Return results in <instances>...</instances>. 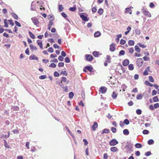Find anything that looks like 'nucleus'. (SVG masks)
Segmentation results:
<instances>
[{
  "label": "nucleus",
  "instance_id": "nucleus-1",
  "mask_svg": "<svg viewBox=\"0 0 159 159\" xmlns=\"http://www.w3.org/2000/svg\"><path fill=\"white\" fill-rule=\"evenodd\" d=\"M133 147V144L130 142H127L125 147L126 149L127 150L126 151L127 152H129V153H130L132 151L131 150Z\"/></svg>",
  "mask_w": 159,
  "mask_h": 159
},
{
  "label": "nucleus",
  "instance_id": "nucleus-2",
  "mask_svg": "<svg viewBox=\"0 0 159 159\" xmlns=\"http://www.w3.org/2000/svg\"><path fill=\"white\" fill-rule=\"evenodd\" d=\"M142 11L145 16L149 17H150L151 16L150 13L146 8H143L142 9Z\"/></svg>",
  "mask_w": 159,
  "mask_h": 159
},
{
  "label": "nucleus",
  "instance_id": "nucleus-3",
  "mask_svg": "<svg viewBox=\"0 0 159 159\" xmlns=\"http://www.w3.org/2000/svg\"><path fill=\"white\" fill-rule=\"evenodd\" d=\"M143 61L141 58H139L137 59L136 61V64L139 67H141L143 64Z\"/></svg>",
  "mask_w": 159,
  "mask_h": 159
},
{
  "label": "nucleus",
  "instance_id": "nucleus-4",
  "mask_svg": "<svg viewBox=\"0 0 159 159\" xmlns=\"http://www.w3.org/2000/svg\"><path fill=\"white\" fill-rule=\"evenodd\" d=\"M84 14L85 13H81L80 15V16L83 20L85 21H87L89 20V18L87 17L86 16L84 15Z\"/></svg>",
  "mask_w": 159,
  "mask_h": 159
},
{
  "label": "nucleus",
  "instance_id": "nucleus-5",
  "mask_svg": "<svg viewBox=\"0 0 159 159\" xmlns=\"http://www.w3.org/2000/svg\"><path fill=\"white\" fill-rule=\"evenodd\" d=\"M118 143V142L115 139H112L109 142V144L110 146H114L116 145Z\"/></svg>",
  "mask_w": 159,
  "mask_h": 159
},
{
  "label": "nucleus",
  "instance_id": "nucleus-6",
  "mask_svg": "<svg viewBox=\"0 0 159 159\" xmlns=\"http://www.w3.org/2000/svg\"><path fill=\"white\" fill-rule=\"evenodd\" d=\"M31 20L35 25H37L39 23V21L38 19L35 17H32L31 18Z\"/></svg>",
  "mask_w": 159,
  "mask_h": 159
},
{
  "label": "nucleus",
  "instance_id": "nucleus-7",
  "mask_svg": "<svg viewBox=\"0 0 159 159\" xmlns=\"http://www.w3.org/2000/svg\"><path fill=\"white\" fill-rule=\"evenodd\" d=\"M85 57L87 60L89 61H92L93 59V57L91 55L86 54L85 55Z\"/></svg>",
  "mask_w": 159,
  "mask_h": 159
},
{
  "label": "nucleus",
  "instance_id": "nucleus-8",
  "mask_svg": "<svg viewBox=\"0 0 159 159\" xmlns=\"http://www.w3.org/2000/svg\"><path fill=\"white\" fill-rule=\"evenodd\" d=\"M107 90V88L104 86H101L99 89V91L102 93H105Z\"/></svg>",
  "mask_w": 159,
  "mask_h": 159
},
{
  "label": "nucleus",
  "instance_id": "nucleus-9",
  "mask_svg": "<svg viewBox=\"0 0 159 159\" xmlns=\"http://www.w3.org/2000/svg\"><path fill=\"white\" fill-rule=\"evenodd\" d=\"M116 49L115 44L114 43H111L110 45V51L111 52H114Z\"/></svg>",
  "mask_w": 159,
  "mask_h": 159
},
{
  "label": "nucleus",
  "instance_id": "nucleus-10",
  "mask_svg": "<svg viewBox=\"0 0 159 159\" xmlns=\"http://www.w3.org/2000/svg\"><path fill=\"white\" fill-rule=\"evenodd\" d=\"M110 132V130L108 129H105L102 131V132L100 133H98V134H100V135L104 134H108Z\"/></svg>",
  "mask_w": 159,
  "mask_h": 159
},
{
  "label": "nucleus",
  "instance_id": "nucleus-11",
  "mask_svg": "<svg viewBox=\"0 0 159 159\" xmlns=\"http://www.w3.org/2000/svg\"><path fill=\"white\" fill-rule=\"evenodd\" d=\"M98 123L96 122H95L94 123L93 125L92 126L91 128L92 129L93 131H95L96 129V128L98 127Z\"/></svg>",
  "mask_w": 159,
  "mask_h": 159
},
{
  "label": "nucleus",
  "instance_id": "nucleus-12",
  "mask_svg": "<svg viewBox=\"0 0 159 159\" xmlns=\"http://www.w3.org/2000/svg\"><path fill=\"white\" fill-rule=\"evenodd\" d=\"M129 63V61L127 59H125L123 61L122 65L124 66H127Z\"/></svg>",
  "mask_w": 159,
  "mask_h": 159
},
{
  "label": "nucleus",
  "instance_id": "nucleus-13",
  "mask_svg": "<svg viewBox=\"0 0 159 159\" xmlns=\"http://www.w3.org/2000/svg\"><path fill=\"white\" fill-rule=\"evenodd\" d=\"M11 109L13 111H17L19 110V108L17 106H11Z\"/></svg>",
  "mask_w": 159,
  "mask_h": 159
},
{
  "label": "nucleus",
  "instance_id": "nucleus-14",
  "mask_svg": "<svg viewBox=\"0 0 159 159\" xmlns=\"http://www.w3.org/2000/svg\"><path fill=\"white\" fill-rule=\"evenodd\" d=\"M29 59L32 60H35L37 61L38 60V57L35 56V55H31L30 56Z\"/></svg>",
  "mask_w": 159,
  "mask_h": 159
},
{
  "label": "nucleus",
  "instance_id": "nucleus-15",
  "mask_svg": "<svg viewBox=\"0 0 159 159\" xmlns=\"http://www.w3.org/2000/svg\"><path fill=\"white\" fill-rule=\"evenodd\" d=\"M84 68L86 69L89 71L90 72H92V70L93 69V67L91 66H86Z\"/></svg>",
  "mask_w": 159,
  "mask_h": 159
},
{
  "label": "nucleus",
  "instance_id": "nucleus-16",
  "mask_svg": "<svg viewBox=\"0 0 159 159\" xmlns=\"http://www.w3.org/2000/svg\"><path fill=\"white\" fill-rule=\"evenodd\" d=\"M37 43L38 45L39 46V47L43 49V43L41 41H40L39 40H37Z\"/></svg>",
  "mask_w": 159,
  "mask_h": 159
},
{
  "label": "nucleus",
  "instance_id": "nucleus-17",
  "mask_svg": "<svg viewBox=\"0 0 159 159\" xmlns=\"http://www.w3.org/2000/svg\"><path fill=\"white\" fill-rule=\"evenodd\" d=\"M69 10L72 11H75L76 10V5H74L73 7H70L69 9Z\"/></svg>",
  "mask_w": 159,
  "mask_h": 159
},
{
  "label": "nucleus",
  "instance_id": "nucleus-18",
  "mask_svg": "<svg viewBox=\"0 0 159 159\" xmlns=\"http://www.w3.org/2000/svg\"><path fill=\"white\" fill-rule=\"evenodd\" d=\"M117 148L115 147H112L110 148V150L111 152H115L118 151Z\"/></svg>",
  "mask_w": 159,
  "mask_h": 159
},
{
  "label": "nucleus",
  "instance_id": "nucleus-19",
  "mask_svg": "<svg viewBox=\"0 0 159 159\" xmlns=\"http://www.w3.org/2000/svg\"><path fill=\"white\" fill-rule=\"evenodd\" d=\"M10 133L9 132H8V134L7 135L6 134H3L1 136V138L2 139H5L8 138L10 136Z\"/></svg>",
  "mask_w": 159,
  "mask_h": 159
},
{
  "label": "nucleus",
  "instance_id": "nucleus-20",
  "mask_svg": "<svg viewBox=\"0 0 159 159\" xmlns=\"http://www.w3.org/2000/svg\"><path fill=\"white\" fill-rule=\"evenodd\" d=\"M101 33L99 31H97L94 34V36L96 37H98L101 35Z\"/></svg>",
  "mask_w": 159,
  "mask_h": 159
},
{
  "label": "nucleus",
  "instance_id": "nucleus-21",
  "mask_svg": "<svg viewBox=\"0 0 159 159\" xmlns=\"http://www.w3.org/2000/svg\"><path fill=\"white\" fill-rule=\"evenodd\" d=\"M143 98V95L142 94H140L136 96V99L137 100L142 99Z\"/></svg>",
  "mask_w": 159,
  "mask_h": 159
},
{
  "label": "nucleus",
  "instance_id": "nucleus-22",
  "mask_svg": "<svg viewBox=\"0 0 159 159\" xmlns=\"http://www.w3.org/2000/svg\"><path fill=\"white\" fill-rule=\"evenodd\" d=\"M106 59V61L108 63H110L111 62V57L109 55H107Z\"/></svg>",
  "mask_w": 159,
  "mask_h": 159
},
{
  "label": "nucleus",
  "instance_id": "nucleus-23",
  "mask_svg": "<svg viewBox=\"0 0 159 159\" xmlns=\"http://www.w3.org/2000/svg\"><path fill=\"white\" fill-rule=\"evenodd\" d=\"M128 44L129 46H133L134 44V42L132 40H129L128 42Z\"/></svg>",
  "mask_w": 159,
  "mask_h": 159
},
{
  "label": "nucleus",
  "instance_id": "nucleus-24",
  "mask_svg": "<svg viewBox=\"0 0 159 159\" xmlns=\"http://www.w3.org/2000/svg\"><path fill=\"white\" fill-rule=\"evenodd\" d=\"M135 50V51L138 52H140L141 51V49L137 45H135L134 47Z\"/></svg>",
  "mask_w": 159,
  "mask_h": 159
},
{
  "label": "nucleus",
  "instance_id": "nucleus-25",
  "mask_svg": "<svg viewBox=\"0 0 159 159\" xmlns=\"http://www.w3.org/2000/svg\"><path fill=\"white\" fill-rule=\"evenodd\" d=\"M129 69L130 70H132L134 69L133 65L132 64H129L128 66Z\"/></svg>",
  "mask_w": 159,
  "mask_h": 159
},
{
  "label": "nucleus",
  "instance_id": "nucleus-26",
  "mask_svg": "<svg viewBox=\"0 0 159 159\" xmlns=\"http://www.w3.org/2000/svg\"><path fill=\"white\" fill-rule=\"evenodd\" d=\"M123 133L125 135H128L129 134V132L128 129H125L123 131Z\"/></svg>",
  "mask_w": 159,
  "mask_h": 159
},
{
  "label": "nucleus",
  "instance_id": "nucleus-27",
  "mask_svg": "<svg viewBox=\"0 0 159 159\" xmlns=\"http://www.w3.org/2000/svg\"><path fill=\"white\" fill-rule=\"evenodd\" d=\"M117 96V95L116 93L115 92L113 91L112 93V97L113 99H115L116 98V97Z\"/></svg>",
  "mask_w": 159,
  "mask_h": 159
},
{
  "label": "nucleus",
  "instance_id": "nucleus-28",
  "mask_svg": "<svg viewBox=\"0 0 159 159\" xmlns=\"http://www.w3.org/2000/svg\"><path fill=\"white\" fill-rule=\"evenodd\" d=\"M154 143V141L152 139H150L148 141V145H152Z\"/></svg>",
  "mask_w": 159,
  "mask_h": 159
},
{
  "label": "nucleus",
  "instance_id": "nucleus-29",
  "mask_svg": "<svg viewBox=\"0 0 159 159\" xmlns=\"http://www.w3.org/2000/svg\"><path fill=\"white\" fill-rule=\"evenodd\" d=\"M125 52L124 50H121L119 52V56H123L125 55Z\"/></svg>",
  "mask_w": 159,
  "mask_h": 159
},
{
  "label": "nucleus",
  "instance_id": "nucleus-30",
  "mask_svg": "<svg viewBox=\"0 0 159 159\" xmlns=\"http://www.w3.org/2000/svg\"><path fill=\"white\" fill-rule=\"evenodd\" d=\"M153 100L154 102H158L159 101V100L157 96H155L153 98Z\"/></svg>",
  "mask_w": 159,
  "mask_h": 159
},
{
  "label": "nucleus",
  "instance_id": "nucleus-31",
  "mask_svg": "<svg viewBox=\"0 0 159 159\" xmlns=\"http://www.w3.org/2000/svg\"><path fill=\"white\" fill-rule=\"evenodd\" d=\"M12 15L13 18L16 20H18V16L15 13H12Z\"/></svg>",
  "mask_w": 159,
  "mask_h": 159
},
{
  "label": "nucleus",
  "instance_id": "nucleus-32",
  "mask_svg": "<svg viewBox=\"0 0 159 159\" xmlns=\"http://www.w3.org/2000/svg\"><path fill=\"white\" fill-rule=\"evenodd\" d=\"M93 54L95 57H98L99 55V52H98L94 51L93 52Z\"/></svg>",
  "mask_w": 159,
  "mask_h": 159
},
{
  "label": "nucleus",
  "instance_id": "nucleus-33",
  "mask_svg": "<svg viewBox=\"0 0 159 159\" xmlns=\"http://www.w3.org/2000/svg\"><path fill=\"white\" fill-rule=\"evenodd\" d=\"M29 34L30 38L34 39L35 38L34 35L31 32L29 31Z\"/></svg>",
  "mask_w": 159,
  "mask_h": 159
},
{
  "label": "nucleus",
  "instance_id": "nucleus-34",
  "mask_svg": "<svg viewBox=\"0 0 159 159\" xmlns=\"http://www.w3.org/2000/svg\"><path fill=\"white\" fill-rule=\"evenodd\" d=\"M74 96V93L73 92H71L69 94V97L70 98H72Z\"/></svg>",
  "mask_w": 159,
  "mask_h": 159
},
{
  "label": "nucleus",
  "instance_id": "nucleus-35",
  "mask_svg": "<svg viewBox=\"0 0 159 159\" xmlns=\"http://www.w3.org/2000/svg\"><path fill=\"white\" fill-rule=\"evenodd\" d=\"M63 7H62V5H58V10L60 12H61L63 10Z\"/></svg>",
  "mask_w": 159,
  "mask_h": 159
},
{
  "label": "nucleus",
  "instance_id": "nucleus-36",
  "mask_svg": "<svg viewBox=\"0 0 159 159\" xmlns=\"http://www.w3.org/2000/svg\"><path fill=\"white\" fill-rule=\"evenodd\" d=\"M125 10H126V11H125V12L126 13H129V14H132V12L131 11L130 12V11H131V8H130V7L126 8L125 9Z\"/></svg>",
  "mask_w": 159,
  "mask_h": 159
},
{
  "label": "nucleus",
  "instance_id": "nucleus-37",
  "mask_svg": "<svg viewBox=\"0 0 159 159\" xmlns=\"http://www.w3.org/2000/svg\"><path fill=\"white\" fill-rule=\"evenodd\" d=\"M145 84L146 85L149 86L150 87H152L153 86L152 84L150 83L148 81H146L145 82Z\"/></svg>",
  "mask_w": 159,
  "mask_h": 159
},
{
  "label": "nucleus",
  "instance_id": "nucleus-38",
  "mask_svg": "<svg viewBox=\"0 0 159 159\" xmlns=\"http://www.w3.org/2000/svg\"><path fill=\"white\" fill-rule=\"evenodd\" d=\"M47 78V76L46 75H41L39 77V78L40 80L45 79Z\"/></svg>",
  "mask_w": 159,
  "mask_h": 159
},
{
  "label": "nucleus",
  "instance_id": "nucleus-39",
  "mask_svg": "<svg viewBox=\"0 0 159 159\" xmlns=\"http://www.w3.org/2000/svg\"><path fill=\"white\" fill-rule=\"evenodd\" d=\"M141 144L139 143H137L135 144V147L137 148H140L142 147Z\"/></svg>",
  "mask_w": 159,
  "mask_h": 159
},
{
  "label": "nucleus",
  "instance_id": "nucleus-40",
  "mask_svg": "<svg viewBox=\"0 0 159 159\" xmlns=\"http://www.w3.org/2000/svg\"><path fill=\"white\" fill-rule=\"evenodd\" d=\"M103 10L102 9V8H100L98 11V13L100 15H101L103 13Z\"/></svg>",
  "mask_w": 159,
  "mask_h": 159
},
{
  "label": "nucleus",
  "instance_id": "nucleus-41",
  "mask_svg": "<svg viewBox=\"0 0 159 159\" xmlns=\"http://www.w3.org/2000/svg\"><path fill=\"white\" fill-rule=\"evenodd\" d=\"M3 140L4 141V146L5 147L7 148H10V146L8 145L6 141L4 139H3Z\"/></svg>",
  "mask_w": 159,
  "mask_h": 159
},
{
  "label": "nucleus",
  "instance_id": "nucleus-42",
  "mask_svg": "<svg viewBox=\"0 0 159 159\" xmlns=\"http://www.w3.org/2000/svg\"><path fill=\"white\" fill-rule=\"evenodd\" d=\"M30 48L31 49L33 50L34 49L35 50H36L37 49V48L34 46L32 44H30Z\"/></svg>",
  "mask_w": 159,
  "mask_h": 159
},
{
  "label": "nucleus",
  "instance_id": "nucleus-43",
  "mask_svg": "<svg viewBox=\"0 0 159 159\" xmlns=\"http://www.w3.org/2000/svg\"><path fill=\"white\" fill-rule=\"evenodd\" d=\"M129 123V120L127 119H125L124 121V124H126V125H128Z\"/></svg>",
  "mask_w": 159,
  "mask_h": 159
},
{
  "label": "nucleus",
  "instance_id": "nucleus-44",
  "mask_svg": "<svg viewBox=\"0 0 159 159\" xmlns=\"http://www.w3.org/2000/svg\"><path fill=\"white\" fill-rule=\"evenodd\" d=\"M140 30L139 29H136L135 30V33L136 34H139L140 33Z\"/></svg>",
  "mask_w": 159,
  "mask_h": 159
},
{
  "label": "nucleus",
  "instance_id": "nucleus-45",
  "mask_svg": "<svg viewBox=\"0 0 159 159\" xmlns=\"http://www.w3.org/2000/svg\"><path fill=\"white\" fill-rule=\"evenodd\" d=\"M138 44L139 46L143 48H145L146 47V46H145L144 44H143L141 43H139Z\"/></svg>",
  "mask_w": 159,
  "mask_h": 159
},
{
  "label": "nucleus",
  "instance_id": "nucleus-46",
  "mask_svg": "<svg viewBox=\"0 0 159 159\" xmlns=\"http://www.w3.org/2000/svg\"><path fill=\"white\" fill-rule=\"evenodd\" d=\"M4 26L6 28H7L8 27V24L7 22V19H5L4 20Z\"/></svg>",
  "mask_w": 159,
  "mask_h": 159
},
{
  "label": "nucleus",
  "instance_id": "nucleus-47",
  "mask_svg": "<svg viewBox=\"0 0 159 159\" xmlns=\"http://www.w3.org/2000/svg\"><path fill=\"white\" fill-rule=\"evenodd\" d=\"M60 74L61 75H62L65 76H67V75H68L67 73L66 72V71L65 70L64 71H62L61 72Z\"/></svg>",
  "mask_w": 159,
  "mask_h": 159
},
{
  "label": "nucleus",
  "instance_id": "nucleus-48",
  "mask_svg": "<svg viewBox=\"0 0 159 159\" xmlns=\"http://www.w3.org/2000/svg\"><path fill=\"white\" fill-rule=\"evenodd\" d=\"M48 51L51 53H52L54 52L53 49L52 47H50L48 49Z\"/></svg>",
  "mask_w": 159,
  "mask_h": 159
},
{
  "label": "nucleus",
  "instance_id": "nucleus-49",
  "mask_svg": "<svg viewBox=\"0 0 159 159\" xmlns=\"http://www.w3.org/2000/svg\"><path fill=\"white\" fill-rule=\"evenodd\" d=\"M149 131L146 129H144L143 131V133L144 134H149Z\"/></svg>",
  "mask_w": 159,
  "mask_h": 159
},
{
  "label": "nucleus",
  "instance_id": "nucleus-50",
  "mask_svg": "<svg viewBox=\"0 0 159 159\" xmlns=\"http://www.w3.org/2000/svg\"><path fill=\"white\" fill-rule=\"evenodd\" d=\"M65 129L68 131V133L71 135L72 136V132L70 131L69 129L68 128V127L67 126H66L65 127Z\"/></svg>",
  "mask_w": 159,
  "mask_h": 159
},
{
  "label": "nucleus",
  "instance_id": "nucleus-51",
  "mask_svg": "<svg viewBox=\"0 0 159 159\" xmlns=\"http://www.w3.org/2000/svg\"><path fill=\"white\" fill-rule=\"evenodd\" d=\"M65 62L66 63H69L70 61V59L69 57H66L65 58Z\"/></svg>",
  "mask_w": 159,
  "mask_h": 159
},
{
  "label": "nucleus",
  "instance_id": "nucleus-52",
  "mask_svg": "<svg viewBox=\"0 0 159 159\" xmlns=\"http://www.w3.org/2000/svg\"><path fill=\"white\" fill-rule=\"evenodd\" d=\"M136 113L138 115H140L142 113V111L140 109H138L136 111Z\"/></svg>",
  "mask_w": 159,
  "mask_h": 159
},
{
  "label": "nucleus",
  "instance_id": "nucleus-53",
  "mask_svg": "<svg viewBox=\"0 0 159 159\" xmlns=\"http://www.w3.org/2000/svg\"><path fill=\"white\" fill-rule=\"evenodd\" d=\"M125 43L126 41L125 40L123 39H121L120 42V44L121 45H124L125 44Z\"/></svg>",
  "mask_w": 159,
  "mask_h": 159
},
{
  "label": "nucleus",
  "instance_id": "nucleus-54",
  "mask_svg": "<svg viewBox=\"0 0 159 159\" xmlns=\"http://www.w3.org/2000/svg\"><path fill=\"white\" fill-rule=\"evenodd\" d=\"M149 81L151 82H153L154 81V80L153 78V77L151 76H149Z\"/></svg>",
  "mask_w": 159,
  "mask_h": 159
},
{
  "label": "nucleus",
  "instance_id": "nucleus-55",
  "mask_svg": "<svg viewBox=\"0 0 159 159\" xmlns=\"http://www.w3.org/2000/svg\"><path fill=\"white\" fill-rule=\"evenodd\" d=\"M56 66V65L54 63H51L49 66V67H51L52 68H55Z\"/></svg>",
  "mask_w": 159,
  "mask_h": 159
},
{
  "label": "nucleus",
  "instance_id": "nucleus-56",
  "mask_svg": "<svg viewBox=\"0 0 159 159\" xmlns=\"http://www.w3.org/2000/svg\"><path fill=\"white\" fill-rule=\"evenodd\" d=\"M48 19L50 20V19H51L50 20L53 21L54 20V18L51 15H48Z\"/></svg>",
  "mask_w": 159,
  "mask_h": 159
},
{
  "label": "nucleus",
  "instance_id": "nucleus-57",
  "mask_svg": "<svg viewBox=\"0 0 159 159\" xmlns=\"http://www.w3.org/2000/svg\"><path fill=\"white\" fill-rule=\"evenodd\" d=\"M61 14V16L65 18H67V16L64 12H62Z\"/></svg>",
  "mask_w": 159,
  "mask_h": 159
},
{
  "label": "nucleus",
  "instance_id": "nucleus-58",
  "mask_svg": "<svg viewBox=\"0 0 159 159\" xmlns=\"http://www.w3.org/2000/svg\"><path fill=\"white\" fill-rule=\"evenodd\" d=\"M143 59L145 61H148L149 60V58L147 56H145L143 58Z\"/></svg>",
  "mask_w": 159,
  "mask_h": 159
},
{
  "label": "nucleus",
  "instance_id": "nucleus-59",
  "mask_svg": "<svg viewBox=\"0 0 159 159\" xmlns=\"http://www.w3.org/2000/svg\"><path fill=\"white\" fill-rule=\"evenodd\" d=\"M15 22L16 25H17V26H18L19 27H21V25H20V23L18 21H15Z\"/></svg>",
  "mask_w": 159,
  "mask_h": 159
},
{
  "label": "nucleus",
  "instance_id": "nucleus-60",
  "mask_svg": "<svg viewBox=\"0 0 159 159\" xmlns=\"http://www.w3.org/2000/svg\"><path fill=\"white\" fill-rule=\"evenodd\" d=\"M64 63L63 62H59L58 64L59 67H63L64 66Z\"/></svg>",
  "mask_w": 159,
  "mask_h": 159
},
{
  "label": "nucleus",
  "instance_id": "nucleus-61",
  "mask_svg": "<svg viewBox=\"0 0 159 159\" xmlns=\"http://www.w3.org/2000/svg\"><path fill=\"white\" fill-rule=\"evenodd\" d=\"M129 52L131 53H133L134 51V49L133 48H131L129 49Z\"/></svg>",
  "mask_w": 159,
  "mask_h": 159
},
{
  "label": "nucleus",
  "instance_id": "nucleus-62",
  "mask_svg": "<svg viewBox=\"0 0 159 159\" xmlns=\"http://www.w3.org/2000/svg\"><path fill=\"white\" fill-rule=\"evenodd\" d=\"M111 130L113 133H115L116 131V129L115 128L113 127H112L111 128Z\"/></svg>",
  "mask_w": 159,
  "mask_h": 159
},
{
  "label": "nucleus",
  "instance_id": "nucleus-63",
  "mask_svg": "<svg viewBox=\"0 0 159 159\" xmlns=\"http://www.w3.org/2000/svg\"><path fill=\"white\" fill-rule=\"evenodd\" d=\"M61 55L63 57H65L66 56V54L65 51H63L61 52Z\"/></svg>",
  "mask_w": 159,
  "mask_h": 159
},
{
  "label": "nucleus",
  "instance_id": "nucleus-64",
  "mask_svg": "<svg viewBox=\"0 0 159 159\" xmlns=\"http://www.w3.org/2000/svg\"><path fill=\"white\" fill-rule=\"evenodd\" d=\"M154 107L155 108H157L159 107V103H156L154 104Z\"/></svg>",
  "mask_w": 159,
  "mask_h": 159
}]
</instances>
